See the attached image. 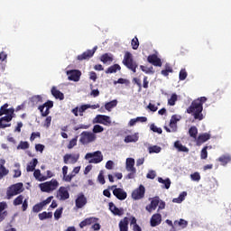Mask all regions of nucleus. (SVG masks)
I'll return each mask as SVG.
<instances>
[{"mask_svg": "<svg viewBox=\"0 0 231 231\" xmlns=\"http://www.w3.org/2000/svg\"><path fill=\"white\" fill-rule=\"evenodd\" d=\"M207 102L205 97H201L192 101L191 105L187 108L186 113L192 115L195 120H203V104Z\"/></svg>", "mask_w": 231, "mask_h": 231, "instance_id": "obj_1", "label": "nucleus"}, {"mask_svg": "<svg viewBox=\"0 0 231 231\" xmlns=\"http://www.w3.org/2000/svg\"><path fill=\"white\" fill-rule=\"evenodd\" d=\"M123 64L124 66H125V68H127L128 69H131L133 73H136V68H138V63H136L131 52L126 51L125 53V56L123 59Z\"/></svg>", "mask_w": 231, "mask_h": 231, "instance_id": "obj_2", "label": "nucleus"}, {"mask_svg": "<svg viewBox=\"0 0 231 231\" xmlns=\"http://www.w3.org/2000/svg\"><path fill=\"white\" fill-rule=\"evenodd\" d=\"M59 188V181L56 179H52L50 181L40 184L42 192H53Z\"/></svg>", "mask_w": 231, "mask_h": 231, "instance_id": "obj_3", "label": "nucleus"}, {"mask_svg": "<svg viewBox=\"0 0 231 231\" xmlns=\"http://www.w3.org/2000/svg\"><path fill=\"white\" fill-rule=\"evenodd\" d=\"M21 192H23L22 182H18L16 184L10 186L6 191L7 199H12L14 196H17L18 194H21Z\"/></svg>", "mask_w": 231, "mask_h": 231, "instance_id": "obj_4", "label": "nucleus"}, {"mask_svg": "<svg viewBox=\"0 0 231 231\" xmlns=\"http://www.w3.org/2000/svg\"><path fill=\"white\" fill-rule=\"evenodd\" d=\"M85 160H89L88 163H100L104 160V155L100 151H97L94 152H88L85 155Z\"/></svg>", "mask_w": 231, "mask_h": 231, "instance_id": "obj_5", "label": "nucleus"}, {"mask_svg": "<svg viewBox=\"0 0 231 231\" xmlns=\"http://www.w3.org/2000/svg\"><path fill=\"white\" fill-rule=\"evenodd\" d=\"M97 140V134L91 132H82L80 134L79 142L82 145H88V143H91V142H95Z\"/></svg>", "mask_w": 231, "mask_h": 231, "instance_id": "obj_6", "label": "nucleus"}, {"mask_svg": "<svg viewBox=\"0 0 231 231\" xmlns=\"http://www.w3.org/2000/svg\"><path fill=\"white\" fill-rule=\"evenodd\" d=\"M145 198V186L140 185L132 192V199L138 201V199H143Z\"/></svg>", "mask_w": 231, "mask_h": 231, "instance_id": "obj_7", "label": "nucleus"}, {"mask_svg": "<svg viewBox=\"0 0 231 231\" xmlns=\"http://www.w3.org/2000/svg\"><path fill=\"white\" fill-rule=\"evenodd\" d=\"M80 158V153H66L63 156V162L65 164H69L71 163L72 165H75V163H77V162H79V159Z\"/></svg>", "mask_w": 231, "mask_h": 231, "instance_id": "obj_8", "label": "nucleus"}, {"mask_svg": "<svg viewBox=\"0 0 231 231\" xmlns=\"http://www.w3.org/2000/svg\"><path fill=\"white\" fill-rule=\"evenodd\" d=\"M53 107V101L48 100L43 105L38 107L39 111L42 113V116H48L50 115V109Z\"/></svg>", "mask_w": 231, "mask_h": 231, "instance_id": "obj_9", "label": "nucleus"}, {"mask_svg": "<svg viewBox=\"0 0 231 231\" xmlns=\"http://www.w3.org/2000/svg\"><path fill=\"white\" fill-rule=\"evenodd\" d=\"M97 47H94L93 50H88L84 51L82 54L78 55L77 60L82 61V60H89L93 55H95V52L97 51Z\"/></svg>", "mask_w": 231, "mask_h": 231, "instance_id": "obj_10", "label": "nucleus"}, {"mask_svg": "<svg viewBox=\"0 0 231 231\" xmlns=\"http://www.w3.org/2000/svg\"><path fill=\"white\" fill-rule=\"evenodd\" d=\"M96 124H102L103 125H111V117L104 115H97L94 118Z\"/></svg>", "mask_w": 231, "mask_h": 231, "instance_id": "obj_11", "label": "nucleus"}, {"mask_svg": "<svg viewBox=\"0 0 231 231\" xmlns=\"http://www.w3.org/2000/svg\"><path fill=\"white\" fill-rule=\"evenodd\" d=\"M69 80H72L73 82H79L80 80V77L82 76V72L80 70L72 69L67 71Z\"/></svg>", "mask_w": 231, "mask_h": 231, "instance_id": "obj_12", "label": "nucleus"}, {"mask_svg": "<svg viewBox=\"0 0 231 231\" xmlns=\"http://www.w3.org/2000/svg\"><path fill=\"white\" fill-rule=\"evenodd\" d=\"M77 208H83L88 205V199L84 195V193H79L75 200Z\"/></svg>", "mask_w": 231, "mask_h": 231, "instance_id": "obj_13", "label": "nucleus"}, {"mask_svg": "<svg viewBox=\"0 0 231 231\" xmlns=\"http://www.w3.org/2000/svg\"><path fill=\"white\" fill-rule=\"evenodd\" d=\"M14 119V114H6V116L0 118V129H6V127H10L12 124H4L3 122H12Z\"/></svg>", "mask_w": 231, "mask_h": 231, "instance_id": "obj_14", "label": "nucleus"}, {"mask_svg": "<svg viewBox=\"0 0 231 231\" xmlns=\"http://www.w3.org/2000/svg\"><path fill=\"white\" fill-rule=\"evenodd\" d=\"M158 205H160V197H154L151 203L145 207V210L151 214V212L158 208Z\"/></svg>", "mask_w": 231, "mask_h": 231, "instance_id": "obj_15", "label": "nucleus"}, {"mask_svg": "<svg viewBox=\"0 0 231 231\" xmlns=\"http://www.w3.org/2000/svg\"><path fill=\"white\" fill-rule=\"evenodd\" d=\"M113 194L115 197H116L119 201H124V199H127V192L124 190L122 188L114 189Z\"/></svg>", "mask_w": 231, "mask_h": 231, "instance_id": "obj_16", "label": "nucleus"}, {"mask_svg": "<svg viewBox=\"0 0 231 231\" xmlns=\"http://www.w3.org/2000/svg\"><path fill=\"white\" fill-rule=\"evenodd\" d=\"M147 61L150 64H152V66H156L158 68H162V60L158 58V55L156 54H151L147 58Z\"/></svg>", "mask_w": 231, "mask_h": 231, "instance_id": "obj_17", "label": "nucleus"}, {"mask_svg": "<svg viewBox=\"0 0 231 231\" xmlns=\"http://www.w3.org/2000/svg\"><path fill=\"white\" fill-rule=\"evenodd\" d=\"M150 225L151 226H158V225H162V214H153L150 219Z\"/></svg>", "mask_w": 231, "mask_h": 231, "instance_id": "obj_18", "label": "nucleus"}, {"mask_svg": "<svg viewBox=\"0 0 231 231\" xmlns=\"http://www.w3.org/2000/svg\"><path fill=\"white\" fill-rule=\"evenodd\" d=\"M8 103H5L0 107V116H3V115H14L15 113V109L14 107L8 108Z\"/></svg>", "mask_w": 231, "mask_h": 231, "instance_id": "obj_19", "label": "nucleus"}, {"mask_svg": "<svg viewBox=\"0 0 231 231\" xmlns=\"http://www.w3.org/2000/svg\"><path fill=\"white\" fill-rule=\"evenodd\" d=\"M58 195L60 196V199L62 201H65V199H69V192L66 187H60Z\"/></svg>", "mask_w": 231, "mask_h": 231, "instance_id": "obj_20", "label": "nucleus"}, {"mask_svg": "<svg viewBox=\"0 0 231 231\" xmlns=\"http://www.w3.org/2000/svg\"><path fill=\"white\" fill-rule=\"evenodd\" d=\"M108 207L114 216H122L124 214V209L118 208L113 202H109Z\"/></svg>", "mask_w": 231, "mask_h": 231, "instance_id": "obj_21", "label": "nucleus"}, {"mask_svg": "<svg viewBox=\"0 0 231 231\" xmlns=\"http://www.w3.org/2000/svg\"><path fill=\"white\" fill-rule=\"evenodd\" d=\"M97 221V217H90L88 218H85L83 221L79 223V228H84V226H89L93 225Z\"/></svg>", "mask_w": 231, "mask_h": 231, "instance_id": "obj_22", "label": "nucleus"}, {"mask_svg": "<svg viewBox=\"0 0 231 231\" xmlns=\"http://www.w3.org/2000/svg\"><path fill=\"white\" fill-rule=\"evenodd\" d=\"M113 60H114L113 54L111 53H104L100 57V61L103 62V64H111Z\"/></svg>", "mask_w": 231, "mask_h": 231, "instance_id": "obj_23", "label": "nucleus"}, {"mask_svg": "<svg viewBox=\"0 0 231 231\" xmlns=\"http://www.w3.org/2000/svg\"><path fill=\"white\" fill-rule=\"evenodd\" d=\"M119 230L129 231V218L127 217L119 222Z\"/></svg>", "mask_w": 231, "mask_h": 231, "instance_id": "obj_24", "label": "nucleus"}, {"mask_svg": "<svg viewBox=\"0 0 231 231\" xmlns=\"http://www.w3.org/2000/svg\"><path fill=\"white\" fill-rule=\"evenodd\" d=\"M51 93L54 98H57L59 100H62L64 98V94L60 92V90L57 89V87H52Z\"/></svg>", "mask_w": 231, "mask_h": 231, "instance_id": "obj_25", "label": "nucleus"}, {"mask_svg": "<svg viewBox=\"0 0 231 231\" xmlns=\"http://www.w3.org/2000/svg\"><path fill=\"white\" fill-rule=\"evenodd\" d=\"M139 139L138 134H134L132 135H126L125 137V143H136Z\"/></svg>", "mask_w": 231, "mask_h": 231, "instance_id": "obj_26", "label": "nucleus"}, {"mask_svg": "<svg viewBox=\"0 0 231 231\" xmlns=\"http://www.w3.org/2000/svg\"><path fill=\"white\" fill-rule=\"evenodd\" d=\"M122 69V67H120L118 64H114L110 67H108L105 73H106V75H108L109 73H116V71H120Z\"/></svg>", "mask_w": 231, "mask_h": 231, "instance_id": "obj_27", "label": "nucleus"}, {"mask_svg": "<svg viewBox=\"0 0 231 231\" xmlns=\"http://www.w3.org/2000/svg\"><path fill=\"white\" fill-rule=\"evenodd\" d=\"M210 138V134L204 133L202 134H199L197 139V143H205V142H208V139Z\"/></svg>", "mask_w": 231, "mask_h": 231, "instance_id": "obj_28", "label": "nucleus"}, {"mask_svg": "<svg viewBox=\"0 0 231 231\" xmlns=\"http://www.w3.org/2000/svg\"><path fill=\"white\" fill-rule=\"evenodd\" d=\"M174 148L178 149L179 152H189V148L181 144L180 141L174 143Z\"/></svg>", "mask_w": 231, "mask_h": 231, "instance_id": "obj_29", "label": "nucleus"}, {"mask_svg": "<svg viewBox=\"0 0 231 231\" xmlns=\"http://www.w3.org/2000/svg\"><path fill=\"white\" fill-rule=\"evenodd\" d=\"M37 163H39V161L37 159H32V162L27 165V172H33L35 167H37Z\"/></svg>", "mask_w": 231, "mask_h": 231, "instance_id": "obj_30", "label": "nucleus"}, {"mask_svg": "<svg viewBox=\"0 0 231 231\" xmlns=\"http://www.w3.org/2000/svg\"><path fill=\"white\" fill-rule=\"evenodd\" d=\"M38 217L41 221H44V219H51V217H53V213L43 211L38 215Z\"/></svg>", "mask_w": 231, "mask_h": 231, "instance_id": "obj_31", "label": "nucleus"}, {"mask_svg": "<svg viewBox=\"0 0 231 231\" xmlns=\"http://www.w3.org/2000/svg\"><path fill=\"white\" fill-rule=\"evenodd\" d=\"M126 171H136V168H134V159L133 158H127L126 159Z\"/></svg>", "mask_w": 231, "mask_h": 231, "instance_id": "obj_32", "label": "nucleus"}, {"mask_svg": "<svg viewBox=\"0 0 231 231\" xmlns=\"http://www.w3.org/2000/svg\"><path fill=\"white\" fill-rule=\"evenodd\" d=\"M158 181L159 183H162L164 185V189H171V179L163 180V178L159 177Z\"/></svg>", "mask_w": 231, "mask_h": 231, "instance_id": "obj_33", "label": "nucleus"}, {"mask_svg": "<svg viewBox=\"0 0 231 231\" xmlns=\"http://www.w3.org/2000/svg\"><path fill=\"white\" fill-rule=\"evenodd\" d=\"M178 122H180V118H178V116H172L170 120V127L171 129H176V124H178Z\"/></svg>", "mask_w": 231, "mask_h": 231, "instance_id": "obj_34", "label": "nucleus"}, {"mask_svg": "<svg viewBox=\"0 0 231 231\" xmlns=\"http://www.w3.org/2000/svg\"><path fill=\"white\" fill-rule=\"evenodd\" d=\"M23 201H24V196L19 195L14 199L13 205L14 207H19V205H23Z\"/></svg>", "mask_w": 231, "mask_h": 231, "instance_id": "obj_35", "label": "nucleus"}, {"mask_svg": "<svg viewBox=\"0 0 231 231\" xmlns=\"http://www.w3.org/2000/svg\"><path fill=\"white\" fill-rule=\"evenodd\" d=\"M116 104H118L116 100L107 102L106 104H105V109H106V111H111L113 107H116Z\"/></svg>", "mask_w": 231, "mask_h": 231, "instance_id": "obj_36", "label": "nucleus"}, {"mask_svg": "<svg viewBox=\"0 0 231 231\" xmlns=\"http://www.w3.org/2000/svg\"><path fill=\"white\" fill-rule=\"evenodd\" d=\"M189 134L191 138L196 140L198 138V127L191 126L189 130Z\"/></svg>", "mask_w": 231, "mask_h": 231, "instance_id": "obj_37", "label": "nucleus"}, {"mask_svg": "<svg viewBox=\"0 0 231 231\" xmlns=\"http://www.w3.org/2000/svg\"><path fill=\"white\" fill-rule=\"evenodd\" d=\"M187 196V191H183L180 194L179 198L173 199V203H181L185 200V197Z\"/></svg>", "mask_w": 231, "mask_h": 231, "instance_id": "obj_38", "label": "nucleus"}, {"mask_svg": "<svg viewBox=\"0 0 231 231\" xmlns=\"http://www.w3.org/2000/svg\"><path fill=\"white\" fill-rule=\"evenodd\" d=\"M131 46L133 50H137L140 47V42L138 41V37L134 36V38L132 39Z\"/></svg>", "mask_w": 231, "mask_h": 231, "instance_id": "obj_39", "label": "nucleus"}, {"mask_svg": "<svg viewBox=\"0 0 231 231\" xmlns=\"http://www.w3.org/2000/svg\"><path fill=\"white\" fill-rule=\"evenodd\" d=\"M98 221H100V219L98 217H96V221L93 222L91 226L92 230L98 231L100 230V228H102V226H100V223H98Z\"/></svg>", "mask_w": 231, "mask_h": 231, "instance_id": "obj_40", "label": "nucleus"}, {"mask_svg": "<svg viewBox=\"0 0 231 231\" xmlns=\"http://www.w3.org/2000/svg\"><path fill=\"white\" fill-rule=\"evenodd\" d=\"M42 208H44V204H42V202H40L32 207V212L34 213L41 212Z\"/></svg>", "mask_w": 231, "mask_h": 231, "instance_id": "obj_41", "label": "nucleus"}, {"mask_svg": "<svg viewBox=\"0 0 231 231\" xmlns=\"http://www.w3.org/2000/svg\"><path fill=\"white\" fill-rule=\"evenodd\" d=\"M178 101V95L172 94L171 98L168 99L169 106H176V102Z\"/></svg>", "mask_w": 231, "mask_h": 231, "instance_id": "obj_42", "label": "nucleus"}, {"mask_svg": "<svg viewBox=\"0 0 231 231\" xmlns=\"http://www.w3.org/2000/svg\"><path fill=\"white\" fill-rule=\"evenodd\" d=\"M174 225H178L179 226H181L182 228H186L187 225H189V222L187 220L180 218V221L176 220L174 222Z\"/></svg>", "mask_w": 231, "mask_h": 231, "instance_id": "obj_43", "label": "nucleus"}, {"mask_svg": "<svg viewBox=\"0 0 231 231\" xmlns=\"http://www.w3.org/2000/svg\"><path fill=\"white\" fill-rule=\"evenodd\" d=\"M33 176L38 181H44L42 180V178H44V175L41 173V170H34Z\"/></svg>", "mask_w": 231, "mask_h": 231, "instance_id": "obj_44", "label": "nucleus"}, {"mask_svg": "<svg viewBox=\"0 0 231 231\" xmlns=\"http://www.w3.org/2000/svg\"><path fill=\"white\" fill-rule=\"evenodd\" d=\"M162 152V147L158 146V145H153L149 147V152L150 154H152V152L158 153Z\"/></svg>", "mask_w": 231, "mask_h": 231, "instance_id": "obj_45", "label": "nucleus"}, {"mask_svg": "<svg viewBox=\"0 0 231 231\" xmlns=\"http://www.w3.org/2000/svg\"><path fill=\"white\" fill-rule=\"evenodd\" d=\"M207 149H208V146H205L200 152V158L201 160H207L208 158V152H207Z\"/></svg>", "mask_w": 231, "mask_h": 231, "instance_id": "obj_46", "label": "nucleus"}, {"mask_svg": "<svg viewBox=\"0 0 231 231\" xmlns=\"http://www.w3.org/2000/svg\"><path fill=\"white\" fill-rule=\"evenodd\" d=\"M187 70L185 69H181L180 73H179V79L180 80H185L188 77Z\"/></svg>", "mask_w": 231, "mask_h": 231, "instance_id": "obj_47", "label": "nucleus"}, {"mask_svg": "<svg viewBox=\"0 0 231 231\" xmlns=\"http://www.w3.org/2000/svg\"><path fill=\"white\" fill-rule=\"evenodd\" d=\"M218 162H220L222 165H226V163H229L230 162V157L223 155L218 158Z\"/></svg>", "mask_w": 231, "mask_h": 231, "instance_id": "obj_48", "label": "nucleus"}, {"mask_svg": "<svg viewBox=\"0 0 231 231\" xmlns=\"http://www.w3.org/2000/svg\"><path fill=\"white\" fill-rule=\"evenodd\" d=\"M78 140H79V136H76L72 140H70L67 146L68 149H73V147H75V145H77Z\"/></svg>", "mask_w": 231, "mask_h": 231, "instance_id": "obj_49", "label": "nucleus"}, {"mask_svg": "<svg viewBox=\"0 0 231 231\" xmlns=\"http://www.w3.org/2000/svg\"><path fill=\"white\" fill-rule=\"evenodd\" d=\"M140 69H142V71H143V73H146V74L154 73V70H152L153 69L152 67L147 68V67H145L143 65H141Z\"/></svg>", "mask_w": 231, "mask_h": 231, "instance_id": "obj_50", "label": "nucleus"}, {"mask_svg": "<svg viewBox=\"0 0 231 231\" xmlns=\"http://www.w3.org/2000/svg\"><path fill=\"white\" fill-rule=\"evenodd\" d=\"M150 128L151 131L153 133H158V134H162V133H163V130H162V128H158V126H156L154 124H152Z\"/></svg>", "mask_w": 231, "mask_h": 231, "instance_id": "obj_51", "label": "nucleus"}, {"mask_svg": "<svg viewBox=\"0 0 231 231\" xmlns=\"http://www.w3.org/2000/svg\"><path fill=\"white\" fill-rule=\"evenodd\" d=\"M53 176H55L53 174V172L49 170V171H47V175H43V177H42L41 180L46 181V180H50V178H53Z\"/></svg>", "mask_w": 231, "mask_h": 231, "instance_id": "obj_52", "label": "nucleus"}, {"mask_svg": "<svg viewBox=\"0 0 231 231\" xmlns=\"http://www.w3.org/2000/svg\"><path fill=\"white\" fill-rule=\"evenodd\" d=\"M104 127L100 125H96L93 127V134L103 133Z\"/></svg>", "mask_w": 231, "mask_h": 231, "instance_id": "obj_53", "label": "nucleus"}, {"mask_svg": "<svg viewBox=\"0 0 231 231\" xmlns=\"http://www.w3.org/2000/svg\"><path fill=\"white\" fill-rule=\"evenodd\" d=\"M30 148V143H28V142H20L17 149H23V150H26Z\"/></svg>", "mask_w": 231, "mask_h": 231, "instance_id": "obj_54", "label": "nucleus"}, {"mask_svg": "<svg viewBox=\"0 0 231 231\" xmlns=\"http://www.w3.org/2000/svg\"><path fill=\"white\" fill-rule=\"evenodd\" d=\"M8 174V170L3 165L0 164V178L6 176Z\"/></svg>", "mask_w": 231, "mask_h": 231, "instance_id": "obj_55", "label": "nucleus"}, {"mask_svg": "<svg viewBox=\"0 0 231 231\" xmlns=\"http://www.w3.org/2000/svg\"><path fill=\"white\" fill-rule=\"evenodd\" d=\"M73 178H75V174L71 173V174H66L63 175V181H67V183L71 182V180H73Z\"/></svg>", "mask_w": 231, "mask_h": 231, "instance_id": "obj_56", "label": "nucleus"}, {"mask_svg": "<svg viewBox=\"0 0 231 231\" xmlns=\"http://www.w3.org/2000/svg\"><path fill=\"white\" fill-rule=\"evenodd\" d=\"M87 109H89V106H88V105H83L79 108H78L79 116H84V112L87 111Z\"/></svg>", "mask_w": 231, "mask_h": 231, "instance_id": "obj_57", "label": "nucleus"}, {"mask_svg": "<svg viewBox=\"0 0 231 231\" xmlns=\"http://www.w3.org/2000/svg\"><path fill=\"white\" fill-rule=\"evenodd\" d=\"M114 84H125L126 86H129L131 82L128 79L121 78L115 81Z\"/></svg>", "mask_w": 231, "mask_h": 231, "instance_id": "obj_58", "label": "nucleus"}, {"mask_svg": "<svg viewBox=\"0 0 231 231\" xmlns=\"http://www.w3.org/2000/svg\"><path fill=\"white\" fill-rule=\"evenodd\" d=\"M97 180L99 181V183H101V185H105L106 184V179L104 178V171H100L98 176H97Z\"/></svg>", "mask_w": 231, "mask_h": 231, "instance_id": "obj_59", "label": "nucleus"}, {"mask_svg": "<svg viewBox=\"0 0 231 231\" xmlns=\"http://www.w3.org/2000/svg\"><path fill=\"white\" fill-rule=\"evenodd\" d=\"M62 208H60L58 209H56V211L54 212V217L55 219H60L61 216H62Z\"/></svg>", "mask_w": 231, "mask_h": 231, "instance_id": "obj_60", "label": "nucleus"}, {"mask_svg": "<svg viewBox=\"0 0 231 231\" xmlns=\"http://www.w3.org/2000/svg\"><path fill=\"white\" fill-rule=\"evenodd\" d=\"M190 178L193 181H199V180H201V175H199V172H194L190 175Z\"/></svg>", "mask_w": 231, "mask_h": 231, "instance_id": "obj_61", "label": "nucleus"}, {"mask_svg": "<svg viewBox=\"0 0 231 231\" xmlns=\"http://www.w3.org/2000/svg\"><path fill=\"white\" fill-rule=\"evenodd\" d=\"M146 178H148V180H154V178H156V171L151 170L148 171Z\"/></svg>", "mask_w": 231, "mask_h": 231, "instance_id": "obj_62", "label": "nucleus"}, {"mask_svg": "<svg viewBox=\"0 0 231 231\" xmlns=\"http://www.w3.org/2000/svg\"><path fill=\"white\" fill-rule=\"evenodd\" d=\"M133 82L136 84V86H138L139 88L138 91H142V80H140V79L138 78H134Z\"/></svg>", "mask_w": 231, "mask_h": 231, "instance_id": "obj_63", "label": "nucleus"}, {"mask_svg": "<svg viewBox=\"0 0 231 231\" xmlns=\"http://www.w3.org/2000/svg\"><path fill=\"white\" fill-rule=\"evenodd\" d=\"M44 127H50V125H51V116H49L46 117L45 121H44Z\"/></svg>", "mask_w": 231, "mask_h": 231, "instance_id": "obj_64", "label": "nucleus"}]
</instances>
